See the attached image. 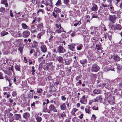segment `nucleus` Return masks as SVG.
<instances>
[{
	"mask_svg": "<svg viewBox=\"0 0 122 122\" xmlns=\"http://www.w3.org/2000/svg\"><path fill=\"white\" fill-rule=\"evenodd\" d=\"M3 74L1 72H0V79H2L3 78L2 76Z\"/></svg>",
	"mask_w": 122,
	"mask_h": 122,
	"instance_id": "e2e57ef3",
	"label": "nucleus"
},
{
	"mask_svg": "<svg viewBox=\"0 0 122 122\" xmlns=\"http://www.w3.org/2000/svg\"><path fill=\"white\" fill-rule=\"evenodd\" d=\"M43 57H41V58H39L38 59V61L39 62L40 61H42V59H43Z\"/></svg>",
	"mask_w": 122,
	"mask_h": 122,
	"instance_id": "69168bd1",
	"label": "nucleus"
},
{
	"mask_svg": "<svg viewBox=\"0 0 122 122\" xmlns=\"http://www.w3.org/2000/svg\"><path fill=\"white\" fill-rule=\"evenodd\" d=\"M21 25L22 28L24 29H26L27 28L28 26L25 23L22 24Z\"/></svg>",
	"mask_w": 122,
	"mask_h": 122,
	"instance_id": "2f4dec72",
	"label": "nucleus"
},
{
	"mask_svg": "<svg viewBox=\"0 0 122 122\" xmlns=\"http://www.w3.org/2000/svg\"><path fill=\"white\" fill-rule=\"evenodd\" d=\"M61 0H58L56 3V5H61Z\"/></svg>",
	"mask_w": 122,
	"mask_h": 122,
	"instance_id": "37998d69",
	"label": "nucleus"
},
{
	"mask_svg": "<svg viewBox=\"0 0 122 122\" xmlns=\"http://www.w3.org/2000/svg\"><path fill=\"white\" fill-rule=\"evenodd\" d=\"M47 106H46V107L43 108V109L42 110V111L43 112H47L46 111Z\"/></svg>",
	"mask_w": 122,
	"mask_h": 122,
	"instance_id": "bf43d9fd",
	"label": "nucleus"
},
{
	"mask_svg": "<svg viewBox=\"0 0 122 122\" xmlns=\"http://www.w3.org/2000/svg\"><path fill=\"white\" fill-rule=\"evenodd\" d=\"M38 46V43L36 41H33V44L32 45V47L36 48Z\"/></svg>",
	"mask_w": 122,
	"mask_h": 122,
	"instance_id": "cd10ccee",
	"label": "nucleus"
},
{
	"mask_svg": "<svg viewBox=\"0 0 122 122\" xmlns=\"http://www.w3.org/2000/svg\"><path fill=\"white\" fill-rule=\"evenodd\" d=\"M97 14H93L92 16V18H97Z\"/></svg>",
	"mask_w": 122,
	"mask_h": 122,
	"instance_id": "5fc2aeb1",
	"label": "nucleus"
},
{
	"mask_svg": "<svg viewBox=\"0 0 122 122\" xmlns=\"http://www.w3.org/2000/svg\"><path fill=\"white\" fill-rule=\"evenodd\" d=\"M87 98L84 95L81 98L80 102L81 103L85 104L87 103Z\"/></svg>",
	"mask_w": 122,
	"mask_h": 122,
	"instance_id": "20e7f679",
	"label": "nucleus"
},
{
	"mask_svg": "<svg viewBox=\"0 0 122 122\" xmlns=\"http://www.w3.org/2000/svg\"><path fill=\"white\" fill-rule=\"evenodd\" d=\"M8 34V32L5 31H3L0 33V35L1 36H3Z\"/></svg>",
	"mask_w": 122,
	"mask_h": 122,
	"instance_id": "bb28decb",
	"label": "nucleus"
},
{
	"mask_svg": "<svg viewBox=\"0 0 122 122\" xmlns=\"http://www.w3.org/2000/svg\"><path fill=\"white\" fill-rule=\"evenodd\" d=\"M109 5H107V4H102V5L103 7L105 8V7H108Z\"/></svg>",
	"mask_w": 122,
	"mask_h": 122,
	"instance_id": "c03bdc74",
	"label": "nucleus"
},
{
	"mask_svg": "<svg viewBox=\"0 0 122 122\" xmlns=\"http://www.w3.org/2000/svg\"><path fill=\"white\" fill-rule=\"evenodd\" d=\"M54 17L55 18H56L57 16V15L55 13L53 12L52 13Z\"/></svg>",
	"mask_w": 122,
	"mask_h": 122,
	"instance_id": "052dcab7",
	"label": "nucleus"
},
{
	"mask_svg": "<svg viewBox=\"0 0 122 122\" xmlns=\"http://www.w3.org/2000/svg\"><path fill=\"white\" fill-rule=\"evenodd\" d=\"M64 3L66 4L67 5L69 2V0H63Z\"/></svg>",
	"mask_w": 122,
	"mask_h": 122,
	"instance_id": "ea45409f",
	"label": "nucleus"
},
{
	"mask_svg": "<svg viewBox=\"0 0 122 122\" xmlns=\"http://www.w3.org/2000/svg\"><path fill=\"white\" fill-rule=\"evenodd\" d=\"M82 44H80L77 46V49L78 50H80L82 49Z\"/></svg>",
	"mask_w": 122,
	"mask_h": 122,
	"instance_id": "f704fd0d",
	"label": "nucleus"
},
{
	"mask_svg": "<svg viewBox=\"0 0 122 122\" xmlns=\"http://www.w3.org/2000/svg\"><path fill=\"white\" fill-rule=\"evenodd\" d=\"M56 60L59 62V63H62L63 61V59L62 57L60 56L57 57Z\"/></svg>",
	"mask_w": 122,
	"mask_h": 122,
	"instance_id": "dca6fc26",
	"label": "nucleus"
},
{
	"mask_svg": "<svg viewBox=\"0 0 122 122\" xmlns=\"http://www.w3.org/2000/svg\"><path fill=\"white\" fill-rule=\"evenodd\" d=\"M15 68L16 70L17 71H20V67L19 66L16 65L15 66Z\"/></svg>",
	"mask_w": 122,
	"mask_h": 122,
	"instance_id": "473e14b6",
	"label": "nucleus"
},
{
	"mask_svg": "<svg viewBox=\"0 0 122 122\" xmlns=\"http://www.w3.org/2000/svg\"><path fill=\"white\" fill-rule=\"evenodd\" d=\"M42 12V14H44L45 13V12L44 10L41 9H39L38 11L37 12V13L38 15H39V13L40 12Z\"/></svg>",
	"mask_w": 122,
	"mask_h": 122,
	"instance_id": "c9c22d12",
	"label": "nucleus"
},
{
	"mask_svg": "<svg viewBox=\"0 0 122 122\" xmlns=\"http://www.w3.org/2000/svg\"><path fill=\"white\" fill-rule=\"evenodd\" d=\"M37 32V30L36 29L34 30H31V32L32 33H34Z\"/></svg>",
	"mask_w": 122,
	"mask_h": 122,
	"instance_id": "338daca9",
	"label": "nucleus"
},
{
	"mask_svg": "<svg viewBox=\"0 0 122 122\" xmlns=\"http://www.w3.org/2000/svg\"><path fill=\"white\" fill-rule=\"evenodd\" d=\"M87 61L86 59H84L81 60L80 61V62L81 64L84 65L86 63Z\"/></svg>",
	"mask_w": 122,
	"mask_h": 122,
	"instance_id": "c756f323",
	"label": "nucleus"
},
{
	"mask_svg": "<svg viewBox=\"0 0 122 122\" xmlns=\"http://www.w3.org/2000/svg\"><path fill=\"white\" fill-rule=\"evenodd\" d=\"M49 109L51 111H53L54 112H57V110L55 106L53 105H51L49 107Z\"/></svg>",
	"mask_w": 122,
	"mask_h": 122,
	"instance_id": "0eeeda50",
	"label": "nucleus"
},
{
	"mask_svg": "<svg viewBox=\"0 0 122 122\" xmlns=\"http://www.w3.org/2000/svg\"><path fill=\"white\" fill-rule=\"evenodd\" d=\"M32 3L34 4H36L37 3V0H32Z\"/></svg>",
	"mask_w": 122,
	"mask_h": 122,
	"instance_id": "864d4df0",
	"label": "nucleus"
},
{
	"mask_svg": "<svg viewBox=\"0 0 122 122\" xmlns=\"http://www.w3.org/2000/svg\"><path fill=\"white\" fill-rule=\"evenodd\" d=\"M3 71L5 73L7 74L8 75H10L11 74V71H10L9 70H3Z\"/></svg>",
	"mask_w": 122,
	"mask_h": 122,
	"instance_id": "72a5a7b5",
	"label": "nucleus"
},
{
	"mask_svg": "<svg viewBox=\"0 0 122 122\" xmlns=\"http://www.w3.org/2000/svg\"><path fill=\"white\" fill-rule=\"evenodd\" d=\"M54 11L57 13H59L61 11V10L57 7L54 8Z\"/></svg>",
	"mask_w": 122,
	"mask_h": 122,
	"instance_id": "c85d7f7f",
	"label": "nucleus"
},
{
	"mask_svg": "<svg viewBox=\"0 0 122 122\" xmlns=\"http://www.w3.org/2000/svg\"><path fill=\"white\" fill-rule=\"evenodd\" d=\"M13 116V114L11 113H10L8 114L7 115V116L8 117L10 118V117H12Z\"/></svg>",
	"mask_w": 122,
	"mask_h": 122,
	"instance_id": "09e8293b",
	"label": "nucleus"
},
{
	"mask_svg": "<svg viewBox=\"0 0 122 122\" xmlns=\"http://www.w3.org/2000/svg\"><path fill=\"white\" fill-rule=\"evenodd\" d=\"M102 46V45L100 43L97 44L96 45V49L98 51L102 50L103 49Z\"/></svg>",
	"mask_w": 122,
	"mask_h": 122,
	"instance_id": "9b49d317",
	"label": "nucleus"
},
{
	"mask_svg": "<svg viewBox=\"0 0 122 122\" xmlns=\"http://www.w3.org/2000/svg\"><path fill=\"white\" fill-rule=\"evenodd\" d=\"M30 32L27 30L24 31L22 33V36L25 38L28 37L30 35Z\"/></svg>",
	"mask_w": 122,
	"mask_h": 122,
	"instance_id": "423d86ee",
	"label": "nucleus"
},
{
	"mask_svg": "<svg viewBox=\"0 0 122 122\" xmlns=\"http://www.w3.org/2000/svg\"><path fill=\"white\" fill-rule=\"evenodd\" d=\"M42 91V89H37V92L38 93H41Z\"/></svg>",
	"mask_w": 122,
	"mask_h": 122,
	"instance_id": "a18cd8bd",
	"label": "nucleus"
},
{
	"mask_svg": "<svg viewBox=\"0 0 122 122\" xmlns=\"http://www.w3.org/2000/svg\"><path fill=\"white\" fill-rule=\"evenodd\" d=\"M14 118L16 120H20L21 119V116L20 114H15L14 115Z\"/></svg>",
	"mask_w": 122,
	"mask_h": 122,
	"instance_id": "ddd939ff",
	"label": "nucleus"
},
{
	"mask_svg": "<svg viewBox=\"0 0 122 122\" xmlns=\"http://www.w3.org/2000/svg\"><path fill=\"white\" fill-rule=\"evenodd\" d=\"M71 1L72 3L74 4H76L77 2V0H71Z\"/></svg>",
	"mask_w": 122,
	"mask_h": 122,
	"instance_id": "3c124183",
	"label": "nucleus"
},
{
	"mask_svg": "<svg viewBox=\"0 0 122 122\" xmlns=\"http://www.w3.org/2000/svg\"><path fill=\"white\" fill-rule=\"evenodd\" d=\"M93 92L95 94H98L101 93V90H95L93 91Z\"/></svg>",
	"mask_w": 122,
	"mask_h": 122,
	"instance_id": "a878e982",
	"label": "nucleus"
},
{
	"mask_svg": "<svg viewBox=\"0 0 122 122\" xmlns=\"http://www.w3.org/2000/svg\"><path fill=\"white\" fill-rule=\"evenodd\" d=\"M55 25L56 26V29L62 27L60 24H56Z\"/></svg>",
	"mask_w": 122,
	"mask_h": 122,
	"instance_id": "58836bf2",
	"label": "nucleus"
},
{
	"mask_svg": "<svg viewBox=\"0 0 122 122\" xmlns=\"http://www.w3.org/2000/svg\"><path fill=\"white\" fill-rule=\"evenodd\" d=\"M115 2L116 3L118 4L119 2H120V5L119 7L120 8L122 9V0H116Z\"/></svg>",
	"mask_w": 122,
	"mask_h": 122,
	"instance_id": "5701e85b",
	"label": "nucleus"
},
{
	"mask_svg": "<svg viewBox=\"0 0 122 122\" xmlns=\"http://www.w3.org/2000/svg\"><path fill=\"white\" fill-rule=\"evenodd\" d=\"M94 102L93 100H91L90 101L89 104L91 105L92 104V103H93Z\"/></svg>",
	"mask_w": 122,
	"mask_h": 122,
	"instance_id": "774afa93",
	"label": "nucleus"
},
{
	"mask_svg": "<svg viewBox=\"0 0 122 122\" xmlns=\"http://www.w3.org/2000/svg\"><path fill=\"white\" fill-rule=\"evenodd\" d=\"M58 52L59 53H63L66 51V50L63 47L60 46L57 47Z\"/></svg>",
	"mask_w": 122,
	"mask_h": 122,
	"instance_id": "39448f33",
	"label": "nucleus"
},
{
	"mask_svg": "<svg viewBox=\"0 0 122 122\" xmlns=\"http://www.w3.org/2000/svg\"><path fill=\"white\" fill-rule=\"evenodd\" d=\"M95 29L94 28V30H93V31H92L91 32V34L92 35H93L95 34L96 33V31H95Z\"/></svg>",
	"mask_w": 122,
	"mask_h": 122,
	"instance_id": "4d7b16f0",
	"label": "nucleus"
},
{
	"mask_svg": "<svg viewBox=\"0 0 122 122\" xmlns=\"http://www.w3.org/2000/svg\"><path fill=\"white\" fill-rule=\"evenodd\" d=\"M50 5H49V6L46 7V9H47L48 11H49L50 9L53 7L52 5L51 4H50Z\"/></svg>",
	"mask_w": 122,
	"mask_h": 122,
	"instance_id": "7c9ffc66",
	"label": "nucleus"
},
{
	"mask_svg": "<svg viewBox=\"0 0 122 122\" xmlns=\"http://www.w3.org/2000/svg\"><path fill=\"white\" fill-rule=\"evenodd\" d=\"M16 94V92L15 91L13 92L12 93V95L13 96H15Z\"/></svg>",
	"mask_w": 122,
	"mask_h": 122,
	"instance_id": "603ef678",
	"label": "nucleus"
},
{
	"mask_svg": "<svg viewBox=\"0 0 122 122\" xmlns=\"http://www.w3.org/2000/svg\"><path fill=\"white\" fill-rule=\"evenodd\" d=\"M78 109L76 108H74L72 109V111L71 112V114L74 116H76L75 113L76 112L78 111Z\"/></svg>",
	"mask_w": 122,
	"mask_h": 122,
	"instance_id": "4be33fe9",
	"label": "nucleus"
},
{
	"mask_svg": "<svg viewBox=\"0 0 122 122\" xmlns=\"http://www.w3.org/2000/svg\"><path fill=\"white\" fill-rule=\"evenodd\" d=\"M41 33H39L37 36V37L39 38L40 39H41Z\"/></svg>",
	"mask_w": 122,
	"mask_h": 122,
	"instance_id": "0e129e2a",
	"label": "nucleus"
},
{
	"mask_svg": "<svg viewBox=\"0 0 122 122\" xmlns=\"http://www.w3.org/2000/svg\"><path fill=\"white\" fill-rule=\"evenodd\" d=\"M1 4L5 5V6L6 7L8 6V4L7 3V0H1Z\"/></svg>",
	"mask_w": 122,
	"mask_h": 122,
	"instance_id": "aec40b11",
	"label": "nucleus"
},
{
	"mask_svg": "<svg viewBox=\"0 0 122 122\" xmlns=\"http://www.w3.org/2000/svg\"><path fill=\"white\" fill-rule=\"evenodd\" d=\"M98 9V8L97 5L95 4H94L93 5L91 9V10L92 11L95 12Z\"/></svg>",
	"mask_w": 122,
	"mask_h": 122,
	"instance_id": "4468645a",
	"label": "nucleus"
},
{
	"mask_svg": "<svg viewBox=\"0 0 122 122\" xmlns=\"http://www.w3.org/2000/svg\"><path fill=\"white\" fill-rule=\"evenodd\" d=\"M61 117L62 118H63L64 117H65L66 116V115L65 114V113L63 112V113L61 114Z\"/></svg>",
	"mask_w": 122,
	"mask_h": 122,
	"instance_id": "a19ab883",
	"label": "nucleus"
},
{
	"mask_svg": "<svg viewBox=\"0 0 122 122\" xmlns=\"http://www.w3.org/2000/svg\"><path fill=\"white\" fill-rule=\"evenodd\" d=\"M66 32L62 27L60 28H59L56 29L55 32L56 33H57L59 34L61 33V32Z\"/></svg>",
	"mask_w": 122,
	"mask_h": 122,
	"instance_id": "9d476101",
	"label": "nucleus"
},
{
	"mask_svg": "<svg viewBox=\"0 0 122 122\" xmlns=\"http://www.w3.org/2000/svg\"><path fill=\"white\" fill-rule=\"evenodd\" d=\"M23 47H20L19 48L18 50L20 51L21 53H22L23 50Z\"/></svg>",
	"mask_w": 122,
	"mask_h": 122,
	"instance_id": "79ce46f5",
	"label": "nucleus"
},
{
	"mask_svg": "<svg viewBox=\"0 0 122 122\" xmlns=\"http://www.w3.org/2000/svg\"><path fill=\"white\" fill-rule=\"evenodd\" d=\"M102 97L101 96H99L97 97L94 99V102H101L102 100Z\"/></svg>",
	"mask_w": 122,
	"mask_h": 122,
	"instance_id": "6e6552de",
	"label": "nucleus"
},
{
	"mask_svg": "<svg viewBox=\"0 0 122 122\" xmlns=\"http://www.w3.org/2000/svg\"><path fill=\"white\" fill-rule=\"evenodd\" d=\"M99 69V67L96 64L92 65V67L91 68V70L92 72H97Z\"/></svg>",
	"mask_w": 122,
	"mask_h": 122,
	"instance_id": "7ed1b4c3",
	"label": "nucleus"
},
{
	"mask_svg": "<svg viewBox=\"0 0 122 122\" xmlns=\"http://www.w3.org/2000/svg\"><path fill=\"white\" fill-rule=\"evenodd\" d=\"M75 45L74 44H71L68 46V48L70 50L73 51L75 48Z\"/></svg>",
	"mask_w": 122,
	"mask_h": 122,
	"instance_id": "2eb2a0df",
	"label": "nucleus"
},
{
	"mask_svg": "<svg viewBox=\"0 0 122 122\" xmlns=\"http://www.w3.org/2000/svg\"><path fill=\"white\" fill-rule=\"evenodd\" d=\"M13 68V66H12L11 67H9V70L10 71H11V72L13 71L14 70Z\"/></svg>",
	"mask_w": 122,
	"mask_h": 122,
	"instance_id": "8fccbe9b",
	"label": "nucleus"
},
{
	"mask_svg": "<svg viewBox=\"0 0 122 122\" xmlns=\"http://www.w3.org/2000/svg\"><path fill=\"white\" fill-rule=\"evenodd\" d=\"M90 108V107L89 106H87L85 109L86 113H87L88 114L90 113L91 111Z\"/></svg>",
	"mask_w": 122,
	"mask_h": 122,
	"instance_id": "a211bd4d",
	"label": "nucleus"
},
{
	"mask_svg": "<svg viewBox=\"0 0 122 122\" xmlns=\"http://www.w3.org/2000/svg\"><path fill=\"white\" fill-rule=\"evenodd\" d=\"M114 28V30H121L122 27L120 25L117 24L115 26Z\"/></svg>",
	"mask_w": 122,
	"mask_h": 122,
	"instance_id": "f8f14e48",
	"label": "nucleus"
},
{
	"mask_svg": "<svg viewBox=\"0 0 122 122\" xmlns=\"http://www.w3.org/2000/svg\"><path fill=\"white\" fill-rule=\"evenodd\" d=\"M76 120V117H74L72 118V121L73 122H75Z\"/></svg>",
	"mask_w": 122,
	"mask_h": 122,
	"instance_id": "680f3d73",
	"label": "nucleus"
},
{
	"mask_svg": "<svg viewBox=\"0 0 122 122\" xmlns=\"http://www.w3.org/2000/svg\"><path fill=\"white\" fill-rule=\"evenodd\" d=\"M93 110H98V107H96L95 106H94L92 108Z\"/></svg>",
	"mask_w": 122,
	"mask_h": 122,
	"instance_id": "6e6d98bb",
	"label": "nucleus"
},
{
	"mask_svg": "<svg viewBox=\"0 0 122 122\" xmlns=\"http://www.w3.org/2000/svg\"><path fill=\"white\" fill-rule=\"evenodd\" d=\"M117 17L115 15H109L108 17V19L110 21H111L112 24L114 23L116 21Z\"/></svg>",
	"mask_w": 122,
	"mask_h": 122,
	"instance_id": "f257e3e1",
	"label": "nucleus"
},
{
	"mask_svg": "<svg viewBox=\"0 0 122 122\" xmlns=\"http://www.w3.org/2000/svg\"><path fill=\"white\" fill-rule=\"evenodd\" d=\"M81 79V76H77L76 78L75 79L76 81H79L80 80V79Z\"/></svg>",
	"mask_w": 122,
	"mask_h": 122,
	"instance_id": "49530a36",
	"label": "nucleus"
},
{
	"mask_svg": "<svg viewBox=\"0 0 122 122\" xmlns=\"http://www.w3.org/2000/svg\"><path fill=\"white\" fill-rule=\"evenodd\" d=\"M39 114H37L35 115L36 119L37 122H41L42 121L41 118L38 115Z\"/></svg>",
	"mask_w": 122,
	"mask_h": 122,
	"instance_id": "1a4fd4ad",
	"label": "nucleus"
},
{
	"mask_svg": "<svg viewBox=\"0 0 122 122\" xmlns=\"http://www.w3.org/2000/svg\"><path fill=\"white\" fill-rule=\"evenodd\" d=\"M72 60L71 59H66L65 60V65H69L71 62Z\"/></svg>",
	"mask_w": 122,
	"mask_h": 122,
	"instance_id": "f3484780",
	"label": "nucleus"
},
{
	"mask_svg": "<svg viewBox=\"0 0 122 122\" xmlns=\"http://www.w3.org/2000/svg\"><path fill=\"white\" fill-rule=\"evenodd\" d=\"M5 9L3 7H1L0 8V11L1 12L3 13L5 11Z\"/></svg>",
	"mask_w": 122,
	"mask_h": 122,
	"instance_id": "e433bc0d",
	"label": "nucleus"
},
{
	"mask_svg": "<svg viewBox=\"0 0 122 122\" xmlns=\"http://www.w3.org/2000/svg\"><path fill=\"white\" fill-rule=\"evenodd\" d=\"M40 49L43 52H46L47 51V48L46 46L43 42L41 43Z\"/></svg>",
	"mask_w": 122,
	"mask_h": 122,
	"instance_id": "f03ea898",
	"label": "nucleus"
},
{
	"mask_svg": "<svg viewBox=\"0 0 122 122\" xmlns=\"http://www.w3.org/2000/svg\"><path fill=\"white\" fill-rule=\"evenodd\" d=\"M96 118V117L95 115L94 114H93L92 117V120L94 121L95 120Z\"/></svg>",
	"mask_w": 122,
	"mask_h": 122,
	"instance_id": "de8ad7c7",
	"label": "nucleus"
},
{
	"mask_svg": "<svg viewBox=\"0 0 122 122\" xmlns=\"http://www.w3.org/2000/svg\"><path fill=\"white\" fill-rule=\"evenodd\" d=\"M43 27V24L42 23H41L39 24L37 26V29L38 30H41V28H42Z\"/></svg>",
	"mask_w": 122,
	"mask_h": 122,
	"instance_id": "b1692460",
	"label": "nucleus"
},
{
	"mask_svg": "<svg viewBox=\"0 0 122 122\" xmlns=\"http://www.w3.org/2000/svg\"><path fill=\"white\" fill-rule=\"evenodd\" d=\"M114 59L116 61H118L120 60V58L117 55H115L114 56Z\"/></svg>",
	"mask_w": 122,
	"mask_h": 122,
	"instance_id": "412c9836",
	"label": "nucleus"
},
{
	"mask_svg": "<svg viewBox=\"0 0 122 122\" xmlns=\"http://www.w3.org/2000/svg\"><path fill=\"white\" fill-rule=\"evenodd\" d=\"M61 99L63 101H65L66 99V97L64 96H62L61 97Z\"/></svg>",
	"mask_w": 122,
	"mask_h": 122,
	"instance_id": "13d9d810",
	"label": "nucleus"
},
{
	"mask_svg": "<svg viewBox=\"0 0 122 122\" xmlns=\"http://www.w3.org/2000/svg\"><path fill=\"white\" fill-rule=\"evenodd\" d=\"M23 115L24 118L26 119L29 117L30 114L26 112L24 113Z\"/></svg>",
	"mask_w": 122,
	"mask_h": 122,
	"instance_id": "6ab92c4d",
	"label": "nucleus"
},
{
	"mask_svg": "<svg viewBox=\"0 0 122 122\" xmlns=\"http://www.w3.org/2000/svg\"><path fill=\"white\" fill-rule=\"evenodd\" d=\"M76 31H74V32L71 34V36L72 37H73L76 35Z\"/></svg>",
	"mask_w": 122,
	"mask_h": 122,
	"instance_id": "4c0bfd02",
	"label": "nucleus"
},
{
	"mask_svg": "<svg viewBox=\"0 0 122 122\" xmlns=\"http://www.w3.org/2000/svg\"><path fill=\"white\" fill-rule=\"evenodd\" d=\"M61 109L62 110H64L66 108L65 103H64L60 106Z\"/></svg>",
	"mask_w": 122,
	"mask_h": 122,
	"instance_id": "393cba45",
	"label": "nucleus"
}]
</instances>
